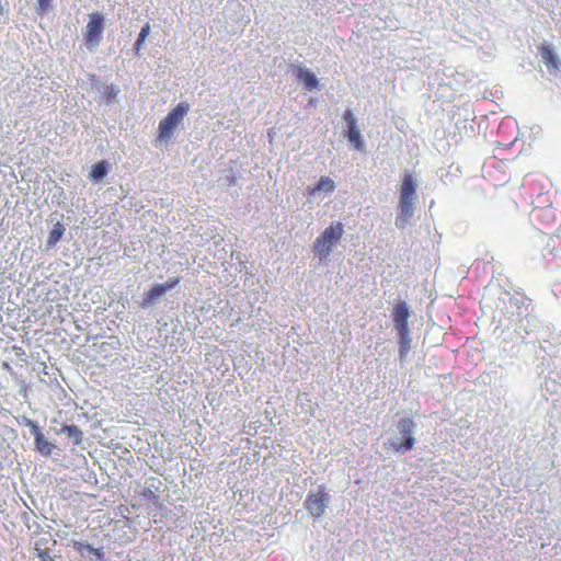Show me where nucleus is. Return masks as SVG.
Masks as SVG:
<instances>
[{
    "mask_svg": "<svg viewBox=\"0 0 561 561\" xmlns=\"http://www.w3.org/2000/svg\"><path fill=\"white\" fill-rule=\"evenodd\" d=\"M400 341H399V355L401 359H404L408 355L410 348H411V339L409 332H400L398 333Z\"/></svg>",
    "mask_w": 561,
    "mask_h": 561,
    "instance_id": "obj_17",
    "label": "nucleus"
},
{
    "mask_svg": "<svg viewBox=\"0 0 561 561\" xmlns=\"http://www.w3.org/2000/svg\"><path fill=\"white\" fill-rule=\"evenodd\" d=\"M343 117H344L345 122L347 123V127H348V128H350V127H354V126H356V119H355V117H354V115H353L352 111L346 110V111L344 112V116H343Z\"/></svg>",
    "mask_w": 561,
    "mask_h": 561,
    "instance_id": "obj_23",
    "label": "nucleus"
},
{
    "mask_svg": "<svg viewBox=\"0 0 561 561\" xmlns=\"http://www.w3.org/2000/svg\"><path fill=\"white\" fill-rule=\"evenodd\" d=\"M539 53H540V56H541L546 67L548 68V70L550 72H552V71L556 72L559 70V65H560L559 58L552 51V49L550 48L549 45L542 44L539 47Z\"/></svg>",
    "mask_w": 561,
    "mask_h": 561,
    "instance_id": "obj_10",
    "label": "nucleus"
},
{
    "mask_svg": "<svg viewBox=\"0 0 561 561\" xmlns=\"http://www.w3.org/2000/svg\"><path fill=\"white\" fill-rule=\"evenodd\" d=\"M335 190L334 181L329 176H321L318 184L308 188V194L314 196L318 192L332 193Z\"/></svg>",
    "mask_w": 561,
    "mask_h": 561,
    "instance_id": "obj_13",
    "label": "nucleus"
},
{
    "mask_svg": "<svg viewBox=\"0 0 561 561\" xmlns=\"http://www.w3.org/2000/svg\"><path fill=\"white\" fill-rule=\"evenodd\" d=\"M408 319H409V309L407 307V304L399 302L398 305H396L394 311H393V320H394L398 333L409 332Z\"/></svg>",
    "mask_w": 561,
    "mask_h": 561,
    "instance_id": "obj_9",
    "label": "nucleus"
},
{
    "mask_svg": "<svg viewBox=\"0 0 561 561\" xmlns=\"http://www.w3.org/2000/svg\"><path fill=\"white\" fill-rule=\"evenodd\" d=\"M75 547L87 561H103V547H93L88 542H76Z\"/></svg>",
    "mask_w": 561,
    "mask_h": 561,
    "instance_id": "obj_7",
    "label": "nucleus"
},
{
    "mask_svg": "<svg viewBox=\"0 0 561 561\" xmlns=\"http://www.w3.org/2000/svg\"><path fill=\"white\" fill-rule=\"evenodd\" d=\"M416 182L412 174L405 173L400 190V217L404 220L413 215V203L415 198Z\"/></svg>",
    "mask_w": 561,
    "mask_h": 561,
    "instance_id": "obj_3",
    "label": "nucleus"
},
{
    "mask_svg": "<svg viewBox=\"0 0 561 561\" xmlns=\"http://www.w3.org/2000/svg\"><path fill=\"white\" fill-rule=\"evenodd\" d=\"M51 2H53V0H37V8H36L37 13L43 15L46 12H48L49 9H51V5H50Z\"/></svg>",
    "mask_w": 561,
    "mask_h": 561,
    "instance_id": "obj_20",
    "label": "nucleus"
},
{
    "mask_svg": "<svg viewBox=\"0 0 561 561\" xmlns=\"http://www.w3.org/2000/svg\"><path fill=\"white\" fill-rule=\"evenodd\" d=\"M179 283H180L179 277H172V278H169L168 282L165 284H163V286L168 291V290L174 288Z\"/></svg>",
    "mask_w": 561,
    "mask_h": 561,
    "instance_id": "obj_24",
    "label": "nucleus"
},
{
    "mask_svg": "<svg viewBox=\"0 0 561 561\" xmlns=\"http://www.w3.org/2000/svg\"><path fill=\"white\" fill-rule=\"evenodd\" d=\"M191 106L187 102H180L160 121L158 125L157 142L160 145L168 144L172 139L174 130L182 124Z\"/></svg>",
    "mask_w": 561,
    "mask_h": 561,
    "instance_id": "obj_1",
    "label": "nucleus"
},
{
    "mask_svg": "<svg viewBox=\"0 0 561 561\" xmlns=\"http://www.w3.org/2000/svg\"><path fill=\"white\" fill-rule=\"evenodd\" d=\"M33 436H34L35 450L38 451L42 456L50 457L55 450L59 451L58 447L56 445H54L53 443H50L45 437V435L43 434V432L41 430L36 431V433Z\"/></svg>",
    "mask_w": 561,
    "mask_h": 561,
    "instance_id": "obj_8",
    "label": "nucleus"
},
{
    "mask_svg": "<svg viewBox=\"0 0 561 561\" xmlns=\"http://www.w3.org/2000/svg\"><path fill=\"white\" fill-rule=\"evenodd\" d=\"M89 178L92 181H100L105 178V160H101L94 164Z\"/></svg>",
    "mask_w": 561,
    "mask_h": 561,
    "instance_id": "obj_18",
    "label": "nucleus"
},
{
    "mask_svg": "<svg viewBox=\"0 0 561 561\" xmlns=\"http://www.w3.org/2000/svg\"><path fill=\"white\" fill-rule=\"evenodd\" d=\"M58 434L66 435L73 445H80L82 442L83 433L82 431L73 424L64 425Z\"/></svg>",
    "mask_w": 561,
    "mask_h": 561,
    "instance_id": "obj_12",
    "label": "nucleus"
},
{
    "mask_svg": "<svg viewBox=\"0 0 561 561\" xmlns=\"http://www.w3.org/2000/svg\"><path fill=\"white\" fill-rule=\"evenodd\" d=\"M36 551H37V558L41 561H56L55 557H51L47 549H38V548H36Z\"/></svg>",
    "mask_w": 561,
    "mask_h": 561,
    "instance_id": "obj_22",
    "label": "nucleus"
},
{
    "mask_svg": "<svg viewBox=\"0 0 561 561\" xmlns=\"http://www.w3.org/2000/svg\"><path fill=\"white\" fill-rule=\"evenodd\" d=\"M167 293V289L164 288L163 284H157L153 287H151L150 290L146 291L142 299V306L148 307L149 305L153 304L158 298L163 296Z\"/></svg>",
    "mask_w": 561,
    "mask_h": 561,
    "instance_id": "obj_14",
    "label": "nucleus"
},
{
    "mask_svg": "<svg viewBox=\"0 0 561 561\" xmlns=\"http://www.w3.org/2000/svg\"><path fill=\"white\" fill-rule=\"evenodd\" d=\"M415 426V423L410 417H403L398 422V430L404 440L400 444H392L396 451H408L413 448L415 444V439L413 437Z\"/></svg>",
    "mask_w": 561,
    "mask_h": 561,
    "instance_id": "obj_6",
    "label": "nucleus"
},
{
    "mask_svg": "<svg viewBox=\"0 0 561 561\" xmlns=\"http://www.w3.org/2000/svg\"><path fill=\"white\" fill-rule=\"evenodd\" d=\"M22 424L30 428L32 435H34L36 431L41 430L36 421L31 420L26 416H23Z\"/></svg>",
    "mask_w": 561,
    "mask_h": 561,
    "instance_id": "obj_21",
    "label": "nucleus"
},
{
    "mask_svg": "<svg viewBox=\"0 0 561 561\" xmlns=\"http://www.w3.org/2000/svg\"><path fill=\"white\" fill-rule=\"evenodd\" d=\"M297 79L305 85L309 91L314 90L319 82L313 72L309 69L299 67L297 69Z\"/></svg>",
    "mask_w": 561,
    "mask_h": 561,
    "instance_id": "obj_11",
    "label": "nucleus"
},
{
    "mask_svg": "<svg viewBox=\"0 0 561 561\" xmlns=\"http://www.w3.org/2000/svg\"><path fill=\"white\" fill-rule=\"evenodd\" d=\"M142 495H144L146 499H148V500L152 501L153 503H157V502H158V496H157V495H156L151 490H149V489L145 490V491L142 492Z\"/></svg>",
    "mask_w": 561,
    "mask_h": 561,
    "instance_id": "obj_25",
    "label": "nucleus"
},
{
    "mask_svg": "<svg viewBox=\"0 0 561 561\" xmlns=\"http://www.w3.org/2000/svg\"><path fill=\"white\" fill-rule=\"evenodd\" d=\"M347 138L357 150H364V141L357 126L347 129Z\"/></svg>",
    "mask_w": 561,
    "mask_h": 561,
    "instance_id": "obj_16",
    "label": "nucleus"
},
{
    "mask_svg": "<svg viewBox=\"0 0 561 561\" xmlns=\"http://www.w3.org/2000/svg\"><path fill=\"white\" fill-rule=\"evenodd\" d=\"M65 230L66 229H65L64 225L61 222L57 221L54 225L53 229L50 230L49 236L46 240V248L47 249L54 248L62 238Z\"/></svg>",
    "mask_w": 561,
    "mask_h": 561,
    "instance_id": "obj_15",
    "label": "nucleus"
},
{
    "mask_svg": "<svg viewBox=\"0 0 561 561\" xmlns=\"http://www.w3.org/2000/svg\"><path fill=\"white\" fill-rule=\"evenodd\" d=\"M329 497L325 485L321 484L317 492H310L305 500V507L313 517H321L327 508Z\"/></svg>",
    "mask_w": 561,
    "mask_h": 561,
    "instance_id": "obj_5",
    "label": "nucleus"
},
{
    "mask_svg": "<svg viewBox=\"0 0 561 561\" xmlns=\"http://www.w3.org/2000/svg\"><path fill=\"white\" fill-rule=\"evenodd\" d=\"M344 232L342 222L331 224L316 239L312 245V252L320 259H327L333 247L340 242Z\"/></svg>",
    "mask_w": 561,
    "mask_h": 561,
    "instance_id": "obj_2",
    "label": "nucleus"
},
{
    "mask_svg": "<svg viewBox=\"0 0 561 561\" xmlns=\"http://www.w3.org/2000/svg\"><path fill=\"white\" fill-rule=\"evenodd\" d=\"M85 27V45L89 50H94L101 43L103 31V14L99 12L91 13Z\"/></svg>",
    "mask_w": 561,
    "mask_h": 561,
    "instance_id": "obj_4",
    "label": "nucleus"
},
{
    "mask_svg": "<svg viewBox=\"0 0 561 561\" xmlns=\"http://www.w3.org/2000/svg\"><path fill=\"white\" fill-rule=\"evenodd\" d=\"M149 32H150V25H149V23H146L141 27V31H140L139 35H138V38H137L136 43H135V49H136L137 54L140 50L141 45L146 41L147 36L149 35Z\"/></svg>",
    "mask_w": 561,
    "mask_h": 561,
    "instance_id": "obj_19",
    "label": "nucleus"
}]
</instances>
